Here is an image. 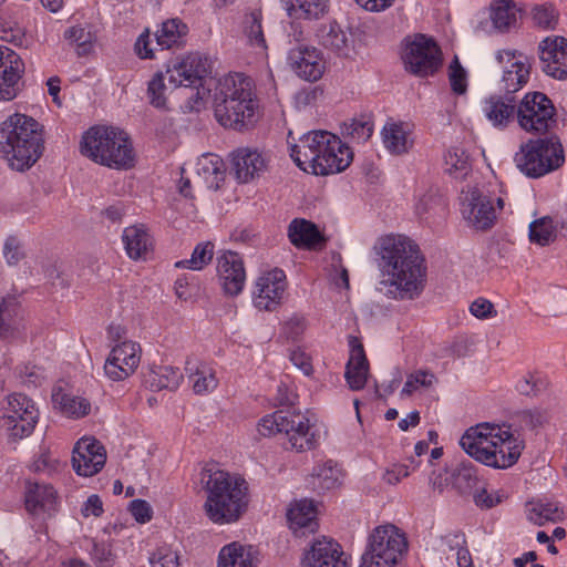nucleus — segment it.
I'll return each mask as SVG.
<instances>
[{
	"mask_svg": "<svg viewBox=\"0 0 567 567\" xmlns=\"http://www.w3.org/2000/svg\"><path fill=\"white\" fill-rule=\"evenodd\" d=\"M444 172L454 179H465L472 172L470 154L462 147H451L444 155Z\"/></svg>",
	"mask_w": 567,
	"mask_h": 567,
	"instance_id": "obj_42",
	"label": "nucleus"
},
{
	"mask_svg": "<svg viewBox=\"0 0 567 567\" xmlns=\"http://www.w3.org/2000/svg\"><path fill=\"white\" fill-rule=\"evenodd\" d=\"M344 473L340 465L328 460L317 464L311 474L312 488L319 493L336 489L343 483Z\"/></svg>",
	"mask_w": 567,
	"mask_h": 567,
	"instance_id": "obj_34",
	"label": "nucleus"
},
{
	"mask_svg": "<svg viewBox=\"0 0 567 567\" xmlns=\"http://www.w3.org/2000/svg\"><path fill=\"white\" fill-rule=\"evenodd\" d=\"M243 34L246 43L258 54H266L267 42L262 29V16L260 11H252L245 17Z\"/></svg>",
	"mask_w": 567,
	"mask_h": 567,
	"instance_id": "obj_41",
	"label": "nucleus"
},
{
	"mask_svg": "<svg viewBox=\"0 0 567 567\" xmlns=\"http://www.w3.org/2000/svg\"><path fill=\"white\" fill-rule=\"evenodd\" d=\"M217 122L235 131L252 127L259 117L254 81L243 73H230L217 81L214 93Z\"/></svg>",
	"mask_w": 567,
	"mask_h": 567,
	"instance_id": "obj_2",
	"label": "nucleus"
},
{
	"mask_svg": "<svg viewBox=\"0 0 567 567\" xmlns=\"http://www.w3.org/2000/svg\"><path fill=\"white\" fill-rule=\"evenodd\" d=\"M1 426L13 439L29 436L38 423L39 410L35 403L22 393L7 396L2 408Z\"/></svg>",
	"mask_w": 567,
	"mask_h": 567,
	"instance_id": "obj_10",
	"label": "nucleus"
},
{
	"mask_svg": "<svg viewBox=\"0 0 567 567\" xmlns=\"http://www.w3.org/2000/svg\"><path fill=\"white\" fill-rule=\"evenodd\" d=\"M460 445L477 462L494 468H508L519 458L523 443L508 427L494 423L471 426L462 435Z\"/></svg>",
	"mask_w": 567,
	"mask_h": 567,
	"instance_id": "obj_5",
	"label": "nucleus"
},
{
	"mask_svg": "<svg viewBox=\"0 0 567 567\" xmlns=\"http://www.w3.org/2000/svg\"><path fill=\"white\" fill-rule=\"evenodd\" d=\"M151 567H181V554L172 545L156 547L148 557Z\"/></svg>",
	"mask_w": 567,
	"mask_h": 567,
	"instance_id": "obj_54",
	"label": "nucleus"
},
{
	"mask_svg": "<svg viewBox=\"0 0 567 567\" xmlns=\"http://www.w3.org/2000/svg\"><path fill=\"white\" fill-rule=\"evenodd\" d=\"M405 69L419 76H427L441 65V51L436 43L419 34L408 42L402 54Z\"/></svg>",
	"mask_w": 567,
	"mask_h": 567,
	"instance_id": "obj_12",
	"label": "nucleus"
},
{
	"mask_svg": "<svg viewBox=\"0 0 567 567\" xmlns=\"http://www.w3.org/2000/svg\"><path fill=\"white\" fill-rule=\"evenodd\" d=\"M290 156L303 172L321 176L344 171L353 159L350 147L327 131L303 134L290 146Z\"/></svg>",
	"mask_w": 567,
	"mask_h": 567,
	"instance_id": "obj_4",
	"label": "nucleus"
},
{
	"mask_svg": "<svg viewBox=\"0 0 567 567\" xmlns=\"http://www.w3.org/2000/svg\"><path fill=\"white\" fill-rule=\"evenodd\" d=\"M489 17L495 29L507 31L516 24L517 9L512 0H494Z\"/></svg>",
	"mask_w": 567,
	"mask_h": 567,
	"instance_id": "obj_45",
	"label": "nucleus"
},
{
	"mask_svg": "<svg viewBox=\"0 0 567 567\" xmlns=\"http://www.w3.org/2000/svg\"><path fill=\"white\" fill-rule=\"evenodd\" d=\"M24 63L12 49L0 45V101L14 100L23 89Z\"/></svg>",
	"mask_w": 567,
	"mask_h": 567,
	"instance_id": "obj_17",
	"label": "nucleus"
},
{
	"mask_svg": "<svg viewBox=\"0 0 567 567\" xmlns=\"http://www.w3.org/2000/svg\"><path fill=\"white\" fill-rule=\"evenodd\" d=\"M165 80H167L166 71H158L152 76L147 85L150 103L161 110L167 109L168 91L172 87L169 83L166 85Z\"/></svg>",
	"mask_w": 567,
	"mask_h": 567,
	"instance_id": "obj_50",
	"label": "nucleus"
},
{
	"mask_svg": "<svg viewBox=\"0 0 567 567\" xmlns=\"http://www.w3.org/2000/svg\"><path fill=\"white\" fill-rule=\"evenodd\" d=\"M217 277L224 292L238 296L246 282V270L240 256L233 251L221 254L217 258Z\"/></svg>",
	"mask_w": 567,
	"mask_h": 567,
	"instance_id": "obj_26",
	"label": "nucleus"
},
{
	"mask_svg": "<svg viewBox=\"0 0 567 567\" xmlns=\"http://www.w3.org/2000/svg\"><path fill=\"white\" fill-rule=\"evenodd\" d=\"M496 60L504 69L501 82L506 93H515L526 85L530 64L524 54L517 51L499 50L496 53Z\"/></svg>",
	"mask_w": 567,
	"mask_h": 567,
	"instance_id": "obj_19",
	"label": "nucleus"
},
{
	"mask_svg": "<svg viewBox=\"0 0 567 567\" xmlns=\"http://www.w3.org/2000/svg\"><path fill=\"white\" fill-rule=\"evenodd\" d=\"M542 70L553 79H567V39L547 37L538 45Z\"/></svg>",
	"mask_w": 567,
	"mask_h": 567,
	"instance_id": "obj_22",
	"label": "nucleus"
},
{
	"mask_svg": "<svg viewBox=\"0 0 567 567\" xmlns=\"http://www.w3.org/2000/svg\"><path fill=\"white\" fill-rule=\"evenodd\" d=\"M564 150L557 138L529 140L514 155L517 169L530 178L542 177L564 164Z\"/></svg>",
	"mask_w": 567,
	"mask_h": 567,
	"instance_id": "obj_8",
	"label": "nucleus"
},
{
	"mask_svg": "<svg viewBox=\"0 0 567 567\" xmlns=\"http://www.w3.org/2000/svg\"><path fill=\"white\" fill-rule=\"evenodd\" d=\"M287 16L293 20H318L329 9V0H280Z\"/></svg>",
	"mask_w": 567,
	"mask_h": 567,
	"instance_id": "obj_35",
	"label": "nucleus"
},
{
	"mask_svg": "<svg viewBox=\"0 0 567 567\" xmlns=\"http://www.w3.org/2000/svg\"><path fill=\"white\" fill-rule=\"evenodd\" d=\"M381 135L385 150L393 155L408 153L414 144L412 125L405 122L388 121Z\"/></svg>",
	"mask_w": 567,
	"mask_h": 567,
	"instance_id": "obj_29",
	"label": "nucleus"
},
{
	"mask_svg": "<svg viewBox=\"0 0 567 567\" xmlns=\"http://www.w3.org/2000/svg\"><path fill=\"white\" fill-rule=\"evenodd\" d=\"M542 385L540 377L535 372L525 373L519 380L516 382V390L524 395L535 394Z\"/></svg>",
	"mask_w": 567,
	"mask_h": 567,
	"instance_id": "obj_62",
	"label": "nucleus"
},
{
	"mask_svg": "<svg viewBox=\"0 0 567 567\" xmlns=\"http://www.w3.org/2000/svg\"><path fill=\"white\" fill-rule=\"evenodd\" d=\"M258 564V550L251 545L239 542L221 547L217 559V567H257Z\"/></svg>",
	"mask_w": 567,
	"mask_h": 567,
	"instance_id": "obj_31",
	"label": "nucleus"
},
{
	"mask_svg": "<svg viewBox=\"0 0 567 567\" xmlns=\"http://www.w3.org/2000/svg\"><path fill=\"white\" fill-rule=\"evenodd\" d=\"M449 80L451 89L454 93L463 95L467 91V74L461 65L457 58H455L449 68Z\"/></svg>",
	"mask_w": 567,
	"mask_h": 567,
	"instance_id": "obj_59",
	"label": "nucleus"
},
{
	"mask_svg": "<svg viewBox=\"0 0 567 567\" xmlns=\"http://www.w3.org/2000/svg\"><path fill=\"white\" fill-rule=\"evenodd\" d=\"M288 62L299 78L310 82L321 79L326 70L322 53L313 47L300 44L290 49Z\"/></svg>",
	"mask_w": 567,
	"mask_h": 567,
	"instance_id": "obj_25",
	"label": "nucleus"
},
{
	"mask_svg": "<svg viewBox=\"0 0 567 567\" xmlns=\"http://www.w3.org/2000/svg\"><path fill=\"white\" fill-rule=\"evenodd\" d=\"M453 486L462 494H473L483 484L478 476L477 468L472 463H462L454 471Z\"/></svg>",
	"mask_w": 567,
	"mask_h": 567,
	"instance_id": "obj_44",
	"label": "nucleus"
},
{
	"mask_svg": "<svg viewBox=\"0 0 567 567\" xmlns=\"http://www.w3.org/2000/svg\"><path fill=\"white\" fill-rule=\"evenodd\" d=\"M214 257V244L210 241L199 243L195 246L189 259H183L175 264L177 268L202 270Z\"/></svg>",
	"mask_w": 567,
	"mask_h": 567,
	"instance_id": "obj_51",
	"label": "nucleus"
},
{
	"mask_svg": "<svg viewBox=\"0 0 567 567\" xmlns=\"http://www.w3.org/2000/svg\"><path fill=\"white\" fill-rule=\"evenodd\" d=\"M64 35L71 43L76 45V52L79 55H85L92 51L94 45V35L87 27H71L65 31Z\"/></svg>",
	"mask_w": 567,
	"mask_h": 567,
	"instance_id": "obj_53",
	"label": "nucleus"
},
{
	"mask_svg": "<svg viewBox=\"0 0 567 567\" xmlns=\"http://www.w3.org/2000/svg\"><path fill=\"white\" fill-rule=\"evenodd\" d=\"M43 152L44 127L35 118L14 113L0 123V157L11 169H30Z\"/></svg>",
	"mask_w": 567,
	"mask_h": 567,
	"instance_id": "obj_3",
	"label": "nucleus"
},
{
	"mask_svg": "<svg viewBox=\"0 0 567 567\" xmlns=\"http://www.w3.org/2000/svg\"><path fill=\"white\" fill-rule=\"evenodd\" d=\"M197 175L207 188L217 189L225 178V164L218 155H203L197 162Z\"/></svg>",
	"mask_w": 567,
	"mask_h": 567,
	"instance_id": "obj_40",
	"label": "nucleus"
},
{
	"mask_svg": "<svg viewBox=\"0 0 567 567\" xmlns=\"http://www.w3.org/2000/svg\"><path fill=\"white\" fill-rule=\"evenodd\" d=\"M557 227L550 216L535 219L529 225V239L538 246H547L555 241Z\"/></svg>",
	"mask_w": 567,
	"mask_h": 567,
	"instance_id": "obj_46",
	"label": "nucleus"
},
{
	"mask_svg": "<svg viewBox=\"0 0 567 567\" xmlns=\"http://www.w3.org/2000/svg\"><path fill=\"white\" fill-rule=\"evenodd\" d=\"M284 416L285 411H276L265 415L258 423L259 434L267 437L282 434Z\"/></svg>",
	"mask_w": 567,
	"mask_h": 567,
	"instance_id": "obj_57",
	"label": "nucleus"
},
{
	"mask_svg": "<svg viewBox=\"0 0 567 567\" xmlns=\"http://www.w3.org/2000/svg\"><path fill=\"white\" fill-rule=\"evenodd\" d=\"M130 511L133 515V517L138 523H147L152 519V507L151 505L144 501V499H134L132 501L130 505Z\"/></svg>",
	"mask_w": 567,
	"mask_h": 567,
	"instance_id": "obj_64",
	"label": "nucleus"
},
{
	"mask_svg": "<svg viewBox=\"0 0 567 567\" xmlns=\"http://www.w3.org/2000/svg\"><path fill=\"white\" fill-rule=\"evenodd\" d=\"M343 135L353 143H365L373 133V122L368 116H360L343 123Z\"/></svg>",
	"mask_w": 567,
	"mask_h": 567,
	"instance_id": "obj_52",
	"label": "nucleus"
},
{
	"mask_svg": "<svg viewBox=\"0 0 567 567\" xmlns=\"http://www.w3.org/2000/svg\"><path fill=\"white\" fill-rule=\"evenodd\" d=\"M310 419L299 411L285 412L282 434L286 435L292 450L305 452L317 444V434Z\"/></svg>",
	"mask_w": 567,
	"mask_h": 567,
	"instance_id": "obj_21",
	"label": "nucleus"
},
{
	"mask_svg": "<svg viewBox=\"0 0 567 567\" xmlns=\"http://www.w3.org/2000/svg\"><path fill=\"white\" fill-rule=\"evenodd\" d=\"M471 313L478 319H488L496 316L493 303L484 298L475 299L470 307Z\"/></svg>",
	"mask_w": 567,
	"mask_h": 567,
	"instance_id": "obj_63",
	"label": "nucleus"
},
{
	"mask_svg": "<svg viewBox=\"0 0 567 567\" xmlns=\"http://www.w3.org/2000/svg\"><path fill=\"white\" fill-rule=\"evenodd\" d=\"M231 165L236 179L245 184L267 172L269 157L258 148L240 147L231 153Z\"/></svg>",
	"mask_w": 567,
	"mask_h": 567,
	"instance_id": "obj_23",
	"label": "nucleus"
},
{
	"mask_svg": "<svg viewBox=\"0 0 567 567\" xmlns=\"http://www.w3.org/2000/svg\"><path fill=\"white\" fill-rule=\"evenodd\" d=\"M209 69V60L206 56L198 52L189 53L167 65V81L174 89L179 86L198 89Z\"/></svg>",
	"mask_w": 567,
	"mask_h": 567,
	"instance_id": "obj_14",
	"label": "nucleus"
},
{
	"mask_svg": "<svg viewBox=\"0 0 567 567\" xmlns=\"http://www.w3.org/2000/svg\"><path fill=\"white\" fill-rule=\"evenodd\" d=\"M481 111L494 127L505 128L515 118L517 103L509 95H491L482 102Z\"/></svg>",
	"mask_w": 567,
	"mask_h": 567,
	"instance_id": "obj_28",
	"label": "nucleus"
},
{
	"mask_svg": "<svg viewBox=\"0 0 567 567\" xmlns=\"http://www.w3.org/2000/svg\"><path fill=\"white\" fill-rule=\"evenodd\" d=\"M350 358L346 367L344 378L349 388L359 391L365 386L369 375V362L363 346L355 338L350 340Z\"/></svg>",
	"mask_w": 567,
	"mask_h": 567,
	"instance_id": "obj_30",
	"label": "nucleus"
},
{
	"mask_svg": "<svg viewBox=\"0 0 567 567\" xmlns=\"http://www.w3.org/2000/svg\"><path fill=\"white\" fill-rule=\"evenodd\" d=\"M287 518L290 528L295 532H315L317 527V507L311 499H299L290 504Z\"/></svg>",
	"mask_w": 567,
	"mask_h": 567,
	"instance_id": "obj_32",
	"label": "nucleus"
},
{
	"mask_svg": "<svg viewBox=\"0 0 567 567\" xmlns=\"http://www.w3.org/2000/svg\"><path fill=\"white\" fill-rule=\"evenodd\" d=\"M206 475L204 511L208 519L217 525L239 520L248 506L246 481L223 470L205 468Z\"/></svg>",
	"mask_w": 567,
	"mask_h": 567,
	"instance_id": "obj_6",
	"label": "nucleus"
},
{
	"mask_svg": "<svg viewBox=\"0 0 567 567\" xmlns=\"http://www.w3.org/2000/svg\"><path fill=\"white\" fill-rule=\"evenodd\" d=\"M317 37L319 44L338 58L348 59L354 52L352 34L336 21L322 24Z\"/></svg>",
	"mask_w": 567,
	"mask_h": 567,
	"instance_id": "obj_27",
	"label": "nucleus"
},
{
	"mask_svg": "<svg viewBox=\"0 0 567 567\" xmlns=\"http://www.w3.org/2000/svg\"><path fill=\"white\" fill-rule=\"evenodd\" d=\"M444 542L451 550H455L458 567H474L472 556L468 549L465 548L466 540L463 534L456 533L447 535Z\"/></svg>",
	"mask_w": 567,
	"mask_h": 567,
	"instance_id": "obj_56",
	"label": "nucleus"
},
{
	"mask_svg": "<svg viewBox=\"0 0 567 567\" xmlns=\"http://www.w3.org/2000/svg\"><path fill=\"white\" fill-rule=\"evenodd\" d=\"M564 512L557 503L535 502L529 504L528 519L536 525H544L547 522L556 523L563 519Z\"/></svg>",
	"mask_w": 567,
	"mask_h": 567,
	"instance_id": "obj_47",
	"label": "nucleus"
},
{
	"mask_svg": "<svg viewBox=\"0 0 567 567\" xmlns=\"http://www.w3.org/2000/svg\"><path fill=\"white\" fill-rule=\"evenodd\" d=\"M300 567H348V557L339 543L322 536L306 550Z\"/></svg>",
	"mask_w": 567,
	"mask_h": 567,
	"instance_id": "obj_20",
	"label": "nucleus"
},
{
	"mask_svg": "<svg viewBox=\"0 0 567 567\" xmlns=\"http://www.w3.org/2000/svg\"><path fill=\"white\" fill-rule=\"evenodd\" d=\"M185 370L196 394H206L217 388L218 380L216 372L207 363L197 360H188Z\"/></svg>",
	"mask_w": 567,
	"mask_h": 567,
	"instance_id": "obj_38",
	"label": "nucleus"
},
{
	"mask_svg": "<svg viewBox=\"0 0 567 567\" xmlns=\"http://www.w3.org/2000/svg\"><path fill=\"white\" fill-rule=\"evenodd\" d=\"M497 208L492 199L476 186H467L460 196V212L467 226L475 230L492 228L497 219V209L504 208V198L497 197Z\"/></svg>",
	"mask_w": 567,
	"mask_h": 567,
	"instance_id": "obj_9",
	"label": "nucleus"
},
{
	"mask_svg": "<svg viewBox=\"0 0 567 567\" xmlns=\"http://www.w3.org/2000/svg\"><path fill=\"white\" fill-rule=\"evenodd\" d=\"M555 106L550 99L542 92L525 94L517 105V123L528 133L543 134L555 124Z\"/></svg>",
	"mask_w": 567,
	"mask_h": 567,
	"instance_id": "obj_11",
	"label": "nucleus"
},
{
	"mask_svg": "<svg viewBox=\"0 0 567 567\" xmlns=\"http://www.w3.org/2000/svg\"><path fill=\"white\" fill-rule=\"evenodd\" d=\"M286 289L287 279L281 269L262 272L255 281L254 306L264 311L276 310L284 301Z\"/></svg>",
	"mask_w": 567,
	"mask_h": 567,
	"instance_id": "obj_16",
	"label": "nucleus"
},
{
	"mask_svg": "<svg viewBox=\"0 0 567 567\" xmlns=\"http://www.w3.org/2000/svg\"><path fill=\"white\" fill-rule=\"evenodd\" d=\"M406 550L408 540L404 533L392 524L375 527L365 549L378 559L384 558L398 565Z\"/></svg>",
	"mask_w": 567,
	"mask_h": 567,
	"instance_id": "obj_13",
	"label": "nucleus"
},
{
	"mask_svg": "<svg viewBox=\"0 0 567 567\" xmlns=\"http://www.w3.org/2000/svg\"><path fill=\"white\" fill-rule=\"evenodd\" d=\"M183 375L178 369L165 365L158 367L156 370H153L150 374V385L154 390H176L181 382Z\"/></svg>",
	"mask_w": 567,
	"mask_h": 567,
	"instance_id": "obj_48",
	"label": "nucleus"
},
{
	"mask_svg": "<svg viewBox=\"0 0 567 567\" xmlns=\"http://www.w3.org/2000/svg\"><path fill=\"white\" fill-rule=\"evenodd\" d=\"M415 210L419 216L427 214L441 215L445 210V204L439 196L426 194L419 199Z\"/></svg>",
	"mask_w": 567,
	"mask_h": 567,
	"instance_id": "obj_60",
	"label": "nucleus"
},
{
	"mask_svg": "<svg viewBox=\"0 0 567 567\" xmlns=\"http://www.w3.org/2000/svg\"><path fill=\"white\" fill-rule=\"evenodd\" d=\"M61 465L58 456L50 451H42L38 458L32 463V468L35 472L51 474L56 472Z\"/></svg>",
	"mask_w": 567,
	"mask_h": 567,
	"instance_id": "obj_61",
	"label": "nucleus"
},
{
	"mask_svg": "<svg viewBox=\"0 0 567 567\" xmlns=\"http://www.w3.org/2000/svg\"><path fill=\"white\" fill-rule=\"evenodd\" d=\"M106 462L104 446L94 437L80 439L72 455V466L80 476L90 477L97 474Z\"/></svg>",
	"mask_w": 567,
	"mask_h": 567,
	"instance_id": "obj_18",
	"label": "nucleus"
},
{
	"mask_svg": "<svg viewBox=\"0 0 567 567\" xmlns=\"http://www.w3.org/2000/svg\"><path fill=\"white\" fill-rule=\"evenodd\" d=\"M288 237L295 246L309 247L320 240V233L311 221L293 219L288 228Z\"/></svg>",
	"mask_w": 567,
	"mask_h": 567,
	"instance_id": "obj_43",
	"label": "nucleus"
},
{
	"mask_svg": "<svg viewBox=\"0 0 567 567\" xmlns=\"http://www.w3.org/2000/svg\"><path fill=\"white\" fill-rule=\"evenodd\" d=\"M142 349L132 340H123L116 343L110 351L105 363L104 373L111 381H123L131 377L141 362Z\"/></svg>",
	"mask_w": 567,
	"mask_h": 567,
	"instance_id": "obj_15",
	"label": "nucleus"
},
{
	"mask_svg": "<svg viewBox=\"0 0 567 567\" xmlns=\"http://www.w3.org/2000/svg\"><path fill=\"white\" fill-rule=\"evenodd\" d=\"M25 333V317L19 298L7 293L0 296V339L13 341Z\"/></svg>",
	"mask_w": 567,
	"mask_h": 567,
	"instance_id": "obj_24",
	"label": "nucleus"
},
{
	"mask_svg": "<svg viewBox=\"0 0 567 567\" xmlns=\"http://www.w3.org/2000/svg\"><path fill=\"white\" fill-rule=\"evenodd\" d=\"M473 496L476 505L485 508H491L507 498V494L502 489L489 492L485 482L480 485Z\"/></svg>",
	"mask_w": 567,
	"mask_h": 567,
	"instance_id": "obj_58",
	"label": "nucleus"
},
{
	"mask_svg": "<svg viewBox=\"0 0 567 567\" xmlns=\"http://www.w3.org/2000/svg\"><path fill=\"white\" fill-rule=\"evenodd\" d=\"M52 403L63 415L72 419L86 416L91 411V403L83 396L64 391L62 388H54Z\"/></svg>",
	"mask_w": 567,
	"mask_h": 567,
	"instance_id": "obj_37",
	"label": "nucleus"
},
{
	"mask_svg": "<svg viewBox=\"0 0 567 567\" xmlns=\"http://www.w3.org/2000/svg\"><path fill=\"white\" fill-rule=\"evenodd\" d=\"M530 14L534 24L542 29H554L558 21V12L550 3L534 6Z\"/></svg>",
	"mask_w": 567,
	"mask_h": 567,
	"instance_id": "obj_55",
	"label": "nucleus"
},
{
	"mask_svg": "<svg viewBox=\"0 0 567 567\" xmlns=\"http://www.w3.org/2000/svg\"><path fill=\"white\" fill-rule=\"evenodd\" d=\"M80 151L92 162L113 169H128L135 162L127 133L114 126L90 127L82 136Z\"/></svg>",
	"mask_w": 567,
	"mask_h": 567,
	"instance_id": "obj_7",
	"label": "nucleus"
},
{
	"mask_svg": "<svg viewBox=\"0 0 567 567\" xmlns=\"http://www.w3.org/2000/svg\"><path fill=\"white\" fill-rule=\"evenodd\" d=\"M55 491L51 485L29 482L25 487V506L31 513L51 511L55 504Z\"/></svg>",
	"mask_w": 567,
	"mask_h": 567,
	"instance_id": "obj_39",
	"label": "nucleus"
},
{
	"mask_svg": "<svg viewBox=\"0 0 567 567\" xmlns=\"http://www.w3.org/2000/svg\"><path fill=\"white\" fill-rule=\"evenodd\" d=\"M122 239L126 254L131 259H146L153 249V240L143 225H134L123 230Z\"/></svg>",
	"mask_w": 567,
	"mask_h": 567,
	"instance_id": "obj_33",
	"label": "nucleus"
},
{
	"mask_svg": "<svg viewBox=\"0 0 567 567\" xmlns=\"http://www.w3.org/2000/svg\"><path fill=\"white\" fill-rule=\"evenodd\" d=\"M380 290L393 299H414L425 284V267L415 246L404 236L386 235L375 245Z\"/></svg>",
	"mask_w": 567,
	"mask_h": 567,
	"instance_id": "obj_1",
	"label": "nucleus"
},
{
	"mask_svg": "<svg viewBox=\"0 0 567 567\" xmlns=\"http://www.w3.org/2000/svg\"><path fill=\"white\" fill-rule=\"evenodd\" d=\"M188 27L178 18L163 21L154 32L155 42L162 50L179 48L184 44Z\"/></svg>",
	"mask_w": 567,
	"mask_h": 567,
	"instance_id": "obj_36",
	"label": "nucleus"
},
{
	"mask_svg": "<svg viewBox=\"0 0 567 567\" xmlns=\"http://www.w3.org/2000/svg\"><path fill=\"white\" fill-rule=\"evenodd\" d=\"M437 383L435 374L429 370H416L406 377L401 396H410L415 392L427 391Z\"/></svg>",
	"mask_w": 567,
	"mask_h": 567,
	"instance_id": "obj_49",
	"label": "nucleus"
}]
</instances>
